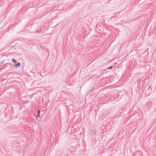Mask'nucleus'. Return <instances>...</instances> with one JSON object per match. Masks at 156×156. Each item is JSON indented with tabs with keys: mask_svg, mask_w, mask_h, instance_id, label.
<instances>
[{
	"mask_svg": "<svg viewBox=\"0 0 156 156\" xmlns=\"http://www.w3.org/2000/svg\"><path fill=\"white\" fill-rule=\"evenodd\" d=\"M36 31L37 32H38V31H39V30H36Z\"/></svg>",
	"mask_w": 156,
	"mask_h": 156,
	"instance_id": "6",
	"label": "nucleus"
},
{
	"mask_svg": "<svg viewBox=\"0 0 156 156\" xmlns=\"http://www.w3.org/2000/svg\"><path fill=\"white\" fill-rule=\"evenodd\" d=\"M40 116V112L39 110H38L37 111V117H38Z\"/></svg>",
	"mask_w": 156,
	"mask_h": 156,
	"instance_id": "2",
	"label": "nucleus"
},
{
	"mask_svg": "<svg viewBox=\"0 0 156 156\" xmlns=\"http://www.w3.org/2000/svg\"><path fill=\"white\" fill-rule=\"evenodd\" d=\"M12 62L14 63H15V64L16 63V61L15 60V59L14 58H13L12 59Z\"/></svg>",
	"mask_w": 156,
	"mask_h": 156,
	"instance_id": "3",
	"label": "nucleus"
},
{
	"mask_svg": "<svg viewBox=\"0 0 156 156\" xmlns=\"http://www.w3.org/2000/svg\"><path fill=\"white\" fill-rule=\"evenodd\" d=\"M92 134H94V135H95L96 134V132L94 131H92Z\"/></svg>",
	"mask_w": 156,
	"mask_h": 156,
	"instance_id": "4",
	"label": "nucleus"
},
{
	"mask_svg": "<svg viewBox=\"0 0 156 156\" xmlns=\"http://www.w3.org/2000/svg\"><path fill=\"white\" fill-rule=\"evenodd\" d=\"M15 66L16 67H19L20 66L21 64L20 62H19L18 64H15Z\"/></svg>",
	"mask_w": 156,
	"mask_h": 156,
	"instance_id": "1",
	"label": "nucleus"
},
{
	"mask_svg": "<svg viewBox=\"0 0 156 156\" xmlns=\"http://www.w3.org/2000/svg\"><path fill=\"white\" fill-rule=\"evenodd\" d=\"M113 66H111L108 68V69H112V68Z\"/></svg>",
	"mask_w": 156,
	"mask_h": 156,
	"instance_id": "5",
	"label": "nucleus"
}]
</instances>
